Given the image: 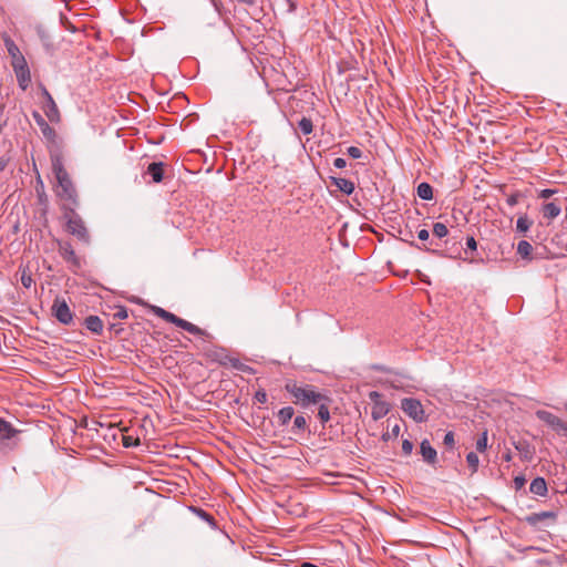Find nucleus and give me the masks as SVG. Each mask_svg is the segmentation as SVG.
<instances>
[{
	"label": "nucleus",
	"instance_id": "obj_1",
	"mask_svg": "<svg viewBox=\"0 0 567 567\" xmlns=\"http://www.w3.org/2000/svg\"><path fill=\"white\" fill-rule=\"evenodd\" d=\"M285 390L292 395L293 403L307 409L323 400L324 393L319 392L311 384H298L296 381H288Z\"/></svg>",
	"mask_w": 567,
	"mask_h": 567
},
{
	"label": "nucleus",
	"instance_id": "obj_2",
	"mask_svg": "<svg viewBox=\"0 0 567 567\" xmlns=\"http://www.w3.org/2000/svg\"><path fill=\"white\" fill-rule=\"evenodd\" d=\"M52 173L55 177L56 184H58V190L56 194L59 197L75 202V188L73 186V183L69 176V173L64 168L62 158L60 156H53L52 159Z\"/></svg>",
	"mask_w": 567,
	"mask_h": 567
},
{
	"label": "nucleus",
	"instance_id": "obj_3",
	"mask_svg": "<svg viewBox=\"0 0 567 567\" xmlns=\"http://www.w3.org/2000/svg\"><path fill=\"white\" fill-rule=\"evenodd\" d=\"M433 235L436 239H431L429 245H417L414 243H412L411 245L420 250L434 254L439 257H454L453 255L445 252L443 249V244L447 245L450 241L449 239L442 241V239H444L449 235L447 226L444 223H435L433 225Z\"/></svg>",
	"mask_w": 567,
	"mask_h": 567
},
{
	"label": "nucleus",
	"instance_id": "obj_4",
	"mask_svg": "<svg viewBox=\"0 0 567 567\" xmlns=\"http://www.w3.org/2000/svg\"><path fill=\"white\" fill-rule=\"evenodd\" d=\"M20 433L11 423L0 419V452L6 453L16 445L14 439Z\"/></svg>",
	"mask_w": 567,
	"mask_h": 567
},
{
	"label": "nucleus",
	"instance_id": "obj_5",
	"mask_svg": "<svg viewBox=\"0 0 567 567\" xmlns=\"http://www.w3.org/2000/svg\"><path fill=\"white\" fill-rule=\"evenodd\" d=\"M66 229L84 244L90 243V235L80 215L72 213L66 221Z\"/></svg>",
	"mask_w": 567,
	"mask_h": 567
},
{
	"label": "nucleus",
	"instance_id": "obj_6",
	"mask_svg": "<svg viewBox=\"0 0 567 567\" xmlns=\"http://www.w3.org/2000/svg\"><path fill=\"white\" fill-rule=\"evenodd\" d=\"M51 311L60 323L69 326L73 322V313L63 298L56 297L54 299Z\"/></svg>",
	"mask_w": 567,
	"mask_h": 567
},
{
	"label": "nucleus",
	"instance_id": "obj_7",
	"mask_svg": "<svg viewBox=\"0 0 567 567\" xmlns=\"http://www.w3.org/2000/svg\"><path fill=\"white\" fill-rule=\"evenodd\" d=\"M401 409L415 422L425 421V412L419 400L413 398H404L401 400Z\"/></svg>",
	"mask_w": 567,
	"mask_h": 567
},
{
	"label": "nucleus",
	"instance_id": "obj_8",
	"mask_svg": "<svg viewBox=\"0 0 567 567\" xmlns=\"http://www.w3.org/2000/svg\"><path fill=\"white\" fill-rule=\"evenodd\" d=\"M4 45L11 59L12 69L28 64L19 47L14 43V41L11 38H4Z\"/></svg>",
	"mask_w": 567,
	"mask_h": 567
},
{
	"label": "nucleus",
	"instance_id": "obj_9",
	"mask_svg": "<svg viewBox=\"0 0 567 567\" xmlns=\"http://www.w3.org/2000/svg\"><path fill=\"white\" fill-rule=\"evenodd\" d=\"M59 254L71 268L78 269L81 267L80 258L76 256L72 245L68 241L59 243Z\"/></svg>",
	"mask_w": 567,
	"mask_h": 567
},
{
	"label": "nucleus",
	"instance_id": "obj_10",
	"mask_svg": "<svg viewBox=\"0 0 567 567\" xmlns=\"http://www.w3.org/2000/svg\"><path fill=\"white\" fill-rule=\"evenodd\" d=\"M41 93L42 96L45 99V105H44V113L47 117L51 121H58L59 120V110L58 106L50 94V92L47 90L45 86H41Z\"/></svg>",
	"mask_w": 567,
	"mask_h": 567
},
{
	"label": "nucleus",
	"instance_id": "obj_11",
	"mask_svg": "<svg viewBox=\"0 0 567 567\" xmlns=\"http://www.w3.org/2000/svg\"><path fill=\"white\" fill-rule=\"evenodd\" d=\"M420 453L427 464L434 466L437 461V452L436 450L431 445L430 441L424 439L420 444Z\"/></svg>",
	"mask_w": 567,
	"mask_h": 567
},
{
	"label": "nucleus",
	"instance_id": "obj_12",
	"mask_svg": "<svg viewBox=\"0 0 567 567\" xmlns=\"http://www.w3.org/2000/svg\"><path fill=\"white\" fill-rule=\"evenodd\" d=\"M13 71L16 73L19 87L25 91L31 83V73L29 65L25 64L19 68H14Z\"/></svg>",
	"mask_w": 567,
	"mask_h": 567
},
{
	"label": "nucleus",
	"instance_id": "obj_13",
	"mask_svg": "<svg viewBox=\"0 0 567 567\" xmlns=\"http://www.w3.org/2000/svg\"><path fill=\"white\" fill-rule=\"evenodd\" d=\"M529 492L534 495L545 497L548 493L547 483L544 477H535L529 485Z\"/></svg>",
	"mask_w": 567,
	"mask_h": 567
},
{
	"label": "nucleus",
	"instance_id": "obj_14",
	"mask_svg": "<svg viewBox=\"0 0 567 567\" xmlns=\"http://www.w3.org/2000/svg\"><path fill=\"white\" fill-rule=\"evenodd\" d=\"M331 182L338 187L340 192L346 195H351L354 192V183L343 177H331Z\"/></svg>",
	"mask_w": 567,
	"mask_h": 567
},
{
	"label": "nucleus",
	"instance_id": "obj_15",
	"mask_svg": "<svg viewBox=\"0 0 567 567\" xmlns=\"http://www.w3.org/2000/svg\"><path fill=\"white\" fill-rule=\"evenodd\" d=\"M32 116L35 121V123L39 125L41 133L48 137L51 138L55 135L54 130L48 124V122L44 120V117L37 111L32 113Z\"/></svg>",
	"mask_w": 567,
	"mask_h": 567
},
{
	"label": "nucleus",
	"instance_id": "obj_16",
	"mask_svg": "<svg viewBox=\"0 0 567 567\" xmlns=\"http://www.w3.org/2000/svg\"><path fill=\"white\" fill-rule=\"evenodd\" d=\"M146 173L152 177L154 183H161L164 177V168L162 162H153L148 165Z\"/></svg>",
	"mask_w": 567,
	"mask_h": 567
},
{
	"label": "nucleus",
	"instance_id": "obj_17",
	"mask_svg": "<svg viewBox=\"0 0 567 567\" xmlns=\"http://www.w3.org/2000/svg\"><path fill=\"white\" fill-rule=\"evenodd\" d=\"M84 326L87 330L95 334H101L103 331V321L97 316H89L84 320Z\"/></svg>",
	"mask_w": 567,
	"mask_h": 567
},
{
	"label": "nucleus",
	"instance_id": "obj_18",
	"mask_svg": "<svg viewBox=\"0 0 567 567\" xmlns=\"http://www.w3.org/2000/svg\"><path fill=\"white\" fill-rule=\"evenodd\" d=\"M330 401L331 400L324 394L323 400L316 404V405H318V417L320 419L322 424H326L330 420V411H329Z\"/></svg>",
	"mask_w": 567,
	"mask_h": 567
},
{
	"label": "nucleus",
	"instance_id": "obj_19",
	"mask_svg": "<svg viewBox=\"0 0 567 567\" xmlns=\"http://www.w3.org/2000/svg\"><path fill=\"white\" fill-rule=\"evenodd\" d=\"M175 326L182 328L183 330H185L194 336L205 334V331L203 329H200L196 324H194L185 319H182L179 317L177 318Z\"/></svg>",
	"mask_w": 567,
	"mask_h": 567
},
{
	"label": "nucleus",
	"instance_id": "obj_20",
	"mask_svg": "<svg viewBox=\"0 0 567 567\" xmlns=\"http://www.w3.org/2000/svg\"><path fill=\"white\" fill-rule=\"evenodd\" d=\"M556 517H557V514L555 512H550V511L539 512V513H533V514L528 515L526 517V522L529 525L535 526L544 519H547V518L556 519Z\"/></svg>",
	"mask_w": 567,
	"mask_h": 567
},
{
	"label": "nucleus",
	"instance_id": "obj_21",
	"mask_svg": "<svg viewBox=\"0 0 567 567\" xmlns=\"http://www.w3.org/2000/svg\"><path fill=\"white\" fill-rule=\"evenodd\" d=\"M532 252H533V246L527 240H520L517 244V254L524 260L530 261L533 259Z\"/></svg>",
	"mask_w": 567,
	"mask_h": 567
},
{
	"label": "nucleus",
	"instance_id": "obj_22",
	"mask_svg": "<svg viewBox=\"0 0 567 567\" xmlns=\"http://www.w3.org/2000/svg\"><path fill=\"white\" fill-rule=\"evenodd\" d=\"M543 216L544 218H547V219H554L556 218L560 212H561V208L559 205H557L556 203H547L543 206Z\"/></svg>",
	"mask_w": 567,
	"mask_h": 567
},
{
	"label": "nucleus",
	"instance_id": "obj_23",
	"mask_svg": "<svg viewBox=\"0 0 567 567\" xmlns=\"http://www.w3.org/2000/svg\"><path fill=\"white\" fill-rule=\"evenodd\" d=\"M389 410H390L389 404L384 401L374 403L372 406V412H371L372 419L373 420L382 419L383 416H385L388 414Z\"/></svg>",
	"mask_w": 567,
	"mask_h": 567
},
{
	"label": "nucleus",
	"instance_id": "obj_24",
	"mask_svg": "<svg viewBox=\"0 0 567 567\" xmlns=\"http://www.w3.org/2000/svg\"><path fill=\"white\" fill-rule=\"evenodd\" d=\"M189 508L200 519L206 522L212 528L215 529L217 527L215 518L210 514H208L206 511H204L203 508H199V507H195V506H192Z\"/></svg>",
	"mask_w": 567,
	"mask_h": 567
},
{
	"label": "nucleus",
	"instance_id": "obj_25",
	"mask_svg": "<svg viewBox=\"0 0 567 567\" xmlns=\"http://www.w3.org/2000/svg\"><path fill=\"white\" fill-rule=\"evenodd\" d=\"M295 414V410L292 406H285L280 409L277 413V419L280 425H287Z\"/></svg>",
	"mask_w": 567,
	"mask_h": 567
},
{
	"label": "nucleus",
	"instance_id": "obj_26",
	"mask_svg": "<svg viewBox=\"0 0 567 567\" xmlns=\"http://www.w3.org/2000/svg\"><path fill=\"white\" fill-rule=\"evenodd\" d=\"M417 196L423 200H431L433 198V187L429 183H421L416 188Z\"/></svg>",
	"mask_w": 567,
	"mask_h": 567
},
{
	"label": "nucleus",
	"instance_id": "obj_27",
	"mask_svg": "<svg viewBox=\"0 0 567 567\" xmlns=\"http://www.w3.org/2000/svg\"><path fill=\"white\" fill-rule=\"evenodd\" d=\"M536 415L537 417L545 422L547 425H549L551 429L557 420L558 416H556L555 414L548 412V411H545V410H538L536 412Z\"/></svg>",
	"mask_w": 567,
	"mask_h": 567
},
{
	"label": "nucleus",
	"instance_id": "obj_28",
	"mask_svg": "<svg viewBox=\"0 0 567 567\" xmlns=\"http://www.w3.org/2000/svg\"><path fill=\"white\" fill-rule=\"evenodd\" d=\"M532 225V221L528 219L527 215H522L516 220V229L519 233H526Z\"/></svg>",
	"mask_w": 567,
	"mask_h": 567
},
{
	"label": "nucleus",
	"instance_id": "obj_29",
	"mask_svg": "<svg viewBox=\"0 0 567 567\" xmlns=\"http://www.w3.org/2000/svg\"><path fill=\"white\" fill-rule=\"evenodd\" d=\"M298 127L302 132V134L309 135V134H311V132L313 130L312 121L308 117H302L298 122Z\"/></svg>",
	"mask_w": 567,
	"mask_h": 567
},
{
	"label": "nucleus",
	"instance_id": "obj_30",
	"mask_svg": "<svg viewBox=\"0 0 567 567\" xmlns=\"http://www.w3.org/2000/svg\"><path fill=\"white\" fill-rule=\"evenodd\" d=\"M307 427V421H306V417L303 415H297L295 419H293V426H292V431L295 433H299V432H303Z\"/></svg>",
	"mask_w": 567,
	"mask_h": 567
},
{
	"label": "nucleus",
	"instance_id": "obj_31",
	"mask_svg": "<svg viewBox=\"0 0 567 567\" xmlns=\"http://www.w3.org/2000/svg\"><path fill=\"white\" fill-rule=\"evenodd\" d=\"M466 462H467L470 468L472 470V473H476L478 470V464H480V458H478L477 454L474 452H470L466 455Z\"/></svg>",
	"mask_w": 567,
	"mask_h": 567
},
{
	"label": "nucleus",
	"instance_id": "obj_32",
	"mask_svg": "<svg viewBox=\"0 0 567 567\" xmlns=\"http://www.w3.org/2000/svg\"><path fill=\"white\" fill-rule=\"evenodd\" d=\"M122 443L124 447H136L141 444V441L132 435H122Z\"/></svg>",
	"mask_w": 567,
	"mask_h": 567
},
{
	"label": "nucleus",
	"instance_id": "obj_33",
	"mask_svg": "<svg viewBox=\"0 0 567 567\" xmlns=\"http://www.w3.org/2000/svg\"><path fill=\"white\" fill-rule=\"evenodd\" d=\"M487 449V432L484 431L476 441V450L478 452H485Z\"/></svg>",
	"mask_w": 567,
	"mask_h": 567
},
{
	"label": "nucleus",
	"instance_id": "obj_34",
	"mask_svg": "<svg viewBox=\"0 0 567 567\" xmlns=\"http://www.w3.org/2000/svg\"><path fill=\"white\" fill-rule=\"evenodd\" d=\"M553 430L556 431L558 434L566 435L567 434V423L564 422L561 419L557 417Z\"/></svg>",
	"mask_w": 567,
	"mask_h": 567
},
{
	"label": "nucleus",
	"instance_id": "obj_35",
	"mask_svg": "<svg viewBox=\"0 0 567 567\" xmlns=\"http://www.w3.org/2000/svg\"><path fill=\"white\" fill-rule=\"evenodd\" d=\"M21 284L24 288L29 289L33 284L32 275L23 270L21 275Z\"/></svg>",
	"mask_w": 567,
	"mask_h": 567
},
{
	"label": "nucleus",
	"instance_id": "obj_36",
	"mask_svg": "<svg viewBox=\"0 0 567 567\" xmlns=\"http://www.w3.org/2000/svg\"><path fill=\"white\" fill-rule=\"evenodd\" d=\"M443 444L451 450L454 447V445H455L454 432H452V431L446 432V434L444 435Z\"/></svg>",
	"mask_w": 567,
	"mask_h": 567
},
{
	"label": "nucleus",
	"instance_id": "obj_37",
	"mask_svg": "<svg viewBox=\"0 0 567 567\" xmlns=\"http://www.w3.org/2000/svg\"><path fill=\"white\" fill-rule=\"evenodd\" d=\"M347 154H348L351 158H353V159H358V158H361V156H362V151H361L359 147H357V146H350V147H348V150H347Z\"/></svg>",
	"mask_w": 567,
	"mask_h": 567
},
{
	"label": "nucleus",
	"instance_id": "obj_38",
	"mask_svg": "<svg viewBox=\"0 0 567 567\" xmlns=\"http://www.w3.org/2000/svg\"><path fill=\"white\" fill-rule=\"evenodd\" d=\"M513 484H514V488H515L516 491L522 489V488L525 486V484H526V478H525V476H524V475H517V476H515V477H514V480H513Z\"/></svg>",
	"mask_w": 567,
	"mask_h": 567
},
{
	"label": "nucleus",
	"instance_id": "obj_39",
	"mask_svg": "<svg viewBox=\"0 0 567 567\" xmlns=\"http://www.w3.org/2000/svg\"><path fill=\"white\" fill-rule=\"evenodd\" d=\"M558 190L557 189H553V188H545V189H542L538 194V197L542 198V199H548L550 198L553 195H555Z\"/></svg>",
	"mask_w": 567,
	"mask_h": 567
},
{
	"label": "nucleus",
	"instance_id": "obj_40",
	"mask_svg": "<svg viewBox=\"0 0 567 567\" xmlns=\"http://www.w3.org/2000/svg\"><path fill=\"white\" fill-rule=\"evenodd\" d=\"M254 399L261 404L266 403L267 402L266 391L264 389H259L258 391H256Z\"/></svg>",
	"mask_w": 567,
	"mask_h": 567
},
{
	"label": "nucleus",
	"instance_id": "obj_41",
	"mask_svg": "<svg viewBox=\"0 0 567 567\" xmlns=\"http://www.w3.org/2000/svg\"><path fill=\"white\" fill-rule=\"evenodd\" d=\"M417 238L422 241V245H423V244L429 245V243H430V240H431V239H430V233H429V230H426V229H421V230H419V231H417Z\"/></svg>",
	"mask_w": 567,
	"mask_h": 567
},
{
	"label": "nucleus",
	"instance_id": "obj_42",
	"mask_svg": "<svg viewBox=\"0 0 567 567\" xmlns=\"http://www.w3.org/2000/svg\"><path fill=\"white\" fill-rule=\"evenodd\" d=\"M519 198H520V194L514 193L506 198V203L508 206L514 207L518 204Z\"/></svg>",
	"mask_w": 567,
	"mask_h": 567
},
{
	"label": "nucleus",
	"instance_id": "obj_43",
	"mask_svg": "<svg viewBox=\"0 0 567 567\" xmlns=\"http://www.w3.org/2000/svg\"><path fill=\"white\" fill-rule=\"evenodd\" d=\"M402 451L405 455H410L413 451V443L410 440H403Z\"/></svg>",
	"mask_w": 567,
	"mask_h": 567
},
{
	"label": "nucleus",
	"instance_id": "obj_44",
	"mask_svg": "<svg viewBox=\"0 0 567 567\" xmlns=\"http://www.w3.org/2000/svg\"><path fill=\"white\" fill-rule=\"evenodd\" d=\"M466 248L471 251H475L477 249V241L473 236L466 238Z\"/></svg>",
	"mask_w": 567,
	"mask_h": 567
},
{
	"label": "nucleus",
	"instance_id": "obj_45",
	"mask_svg": "<svg viewBox=\"0 0 567 567\" xmlns=\"http://www.w3.org/2000/svg\"><path fill=\"white\" fill-rule=\"evenodd\" d=\"M128 317L127 309L125 307H118L117 311L114 313V318L116 319H126Z\"/></svg>",
	"mask_w": 567,
	"mask_h": 567
},
{
	"label": "nucleus",
	"instance_id": "obj_46",
	"mask_svg": "<svg viewBox=\"0 0 567 567\" xmlns=\"http://www.w3.org/2000/svg\"><path fill=\"white\" fill-rule=\"evenodd\" d=\"M152 311L154 315H156L157 317L164 319L167 310L161 308V307H157V306H152Z\"/></svg>",
	"mask_w": 567,
	"mask_h": 567
},
{
	"label": "nucleus",
	"instance_id": "obj_47",
	"mask_svg": "<svg viewBox=\"0 0 567 567\" xmlns=\"http://www.w3.org/2000/svg\"><path fill=\"white\" fill-rule=\"evenodd\" d=\"M334 167L342 169L347 166V161L342 157H338L333 161Z\"/></svg>",
	"mask_w": 567,
	"mask_h": 567
},
{
	"label": "nucleus",
	"instance_id": "obj_48",
	"mask_svg": "<svg viewBox=\"0 0 567 567\" xmlns=\"http://www.w3.org/2000/svg\"><path fill=\"white\" fill-rule=\"evenodd\" d=\"M369 399L373 402V404L377 402H382L381 394L377 391H371L369 393Z\"/></svg>",
	"mask_w": 567,
	"mask_h": 567
},
{
	"label": "nucleus",
	"instance_id": "obj_49",
	"mask_svg": "<svg viewBox=\"0 0 567 567\" xmlns=\"http://www.w3.org/2000/svg\"><path fill=\"white\" fill-rule=\"evenodd\" d=\"M177 318H178V317H177L176 315H174V313H172V312L167 311L163 320H165V321H167V322H169V323L175 324V322H176Z\"/></svg>",
	"mask_w": 567,
	"mask_h": 567
},
{
	"label": "nucleus",
	"instance_id": "obj_50",
	"mask_svg": "<svg viewBox=\"0 0 567 567\" xmlns=\"http://www.w3.org/2000/svg\"><path fill=\"white\" fill-rule=\"evenodd\" d=\"M400 434V425L395 423L391 429V435L396 437Z\"/></svg>",
	"mask_w": 567,
	"mask_h": 567
},
{
	"label": "nucleus",
	"instance_id": "obj_51",
	"mask_svg": "<svg viewBox=\"0 0 567 567\" xmlns=\"http://www.w3.org/2000/svg\"><path fill=\"white\" fill-rule=\"evenodd\" d=\"M373 370L375 371H380V372H386L388 369L384 367V365H381V364H375L372 367Z\"/></svg>",
	"mask_w": 567,
	"mask_h": 567
},
{
	"label": "nucleus",
	"instance_id": "obj_52",
	"mask_svg": "<svg viewBox=\"0 0 567 567\" xmlns=\"http://www.w3.org/2000/svg\"><path fill=\"white\" fill-rule=\"evenodd\" d=\"M7 166V161L4 158H0V172L4 171Z\"/></svg>",
	"mask_w": 567,
	"mask_h": 567
},
{
	"label": "nucleus",
	"instance_id": "obj_53",
	"mask_svg": "<svg viewBox=\"0 0 567 567\" xmlns=\"http://www.w3.org/2000/svg\"><path fill=\"white\" fill-rule=\"evenodd\" d=\"M238 2L247 6H251L255 3V0H237Z\"/></svg>",
	"mask_w": 567,
	"mask_h": 567
},
{
	"label": "nucleus",
	"instance_id": "obj_54",
	"mask_svg": "<svg viewBox=\"0 0 567 567\" xmlns=\"http://www.w3.org/2000/svg\"><path fill=\"white\" fill-rule=\"evenodd\" d=\"M210 2L215 7V9L218 10V1L217 0H210Z\"/></svg>",
	"mask_w": 567,
	"mask_h": 567
},
{
	"label": "nucleus",
	"instance_id": "obj_55",
	"mask_svg": "<svg viewBox=\"0 0 567 567\" xmlns=\"http://www.w3.org/2000/svg\"><path fill=\"white\" fill-rule=\"evenodd\" d=\"M237 363H238V360L234 361V362H233V367H234V368H238Z\"/></svg>",
	"mask_w": 567,
	"mask_h": 567
}]
</instances>
